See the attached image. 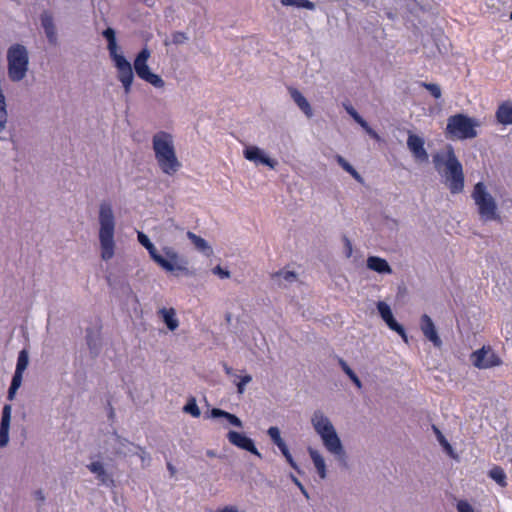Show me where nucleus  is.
<instances>
[{"instance_id": "nucleus-1", "label": "nucleus", "mask_w": 512, "mask_h": 512, "mask_svg": "<svg viewBox=\"0 0 512 512\" xmlns=\"http://www.w3.org/2000/svg\"><path fill=\"white\" fill-rule=\"evenodd\" d=\"M137 238L139 243L147 249L151 259L162 269L167 272L174 273L175 275H178V272L184 274L189 273L187 268V260L181 257L174 248L164 247V257L158 253L154 244L150 241L146 234L143 232H138Z\"/></svg>"}, {"instance_id": "nucleus-2", "label": "nucleus", "mask_w": 512, "mask_h": 512, "mask_svg": "<svg viewBox=\"0 0 512 512\" xmlns=\"http://www.w3.org/2000/svg\"><path fill=\"white\" fill-rule=\"evenodd\" d=\"M155 158L161 171L167 175L175 174L181 167L173 144V137L165 131L157 132L152 139Z\"/></svg>"}, {"instance_id": "nucleus-3", "label": "nucleus", "mask_w": 512, "mask_h": 512, "mask_svg": "<svg viewBox=\"0 0 512 512\" xmlns=\"http://www.w3.org/2000/svg\"><path fill=\"white\" fill-rule=\"evenodd\" d=\"M99 241L101 247V258L108 261L115 253L114 231L115 219L112 207L109 203L103 202L99 209Z\"/></svg>"}, {"instance_id": "nucleus-4", "label": "nucleus", "mask_w": 512, "mask_h": 512, "mask_svg": "<svg viewBox=\"0 0 512 512\" xmlns=\"http://www.w3.org/2000/svg\"><path fill=\"white\" fill-rule=\"evenodd\" d=\"M312 424L316 432L321 436L323 444L328 451L335 455L344 453L341 441L332 423L321 411L314 412Z\"/></svg>"}, {"instance_id": "nucleus-5", "label": "nucleus", "mask_w": 512, "mask_h": 512, "mask_svg": "<svg viewBox=\"0 0 512 512\" xmlns=\"http://www.w3.org/2000/svg\"><path fill=\"white\" fill-rule=\"evenodd\" d=\"M8 76L11 81H21L27 73L29 57L25 46L12 45L7 51Z\"/></svg>"}, {"instance_id": "nucleus-6", "label": "nucleus", "mask_w": 512, "mask_h": 512, "mask_svg": "<svg viewBox=\"0 0 512 512\" xmlns=\"http://www.w3.org/2000/svg\"><path fill=\"white\" fill-rule=\"evenodd\" d=\"M475 120L465 114L458 113L447 119L446 134L452 139H472L477 136Z\"/></svg>"}, {"instance_id": "nucleus-7", "label": "nucleus", "mask_w": 512, "mask_h": 512, "mask_svg": "<svg viewBox=\"0 0 512 512\" xmlns=\"http://www.w3.org/2000/svg\"><path fill=\"white\" fill-rule=\"evenodd\" d=\"M472 198L478 207V212L484 221L499 220L497 205L494 198L487 192L483 182L475 184Z\"/></svg>"}, {"instance_id": "nucleus-8", "label": "nucleus", "mask_w": 512, "mask_h": 512, "mask_svg": "<svg viewBox=\"0 0 512 512\" xmlns=\"http://www.w3.org/2000/svg\"><path fill=\"white\" fill-rule=\"evenodd\" d=\"M446 166L447 185L452 194H458L463 191L464 188V174L463 167L460 161L457 159L454 149L449 146L447 149L446 160L444 161Z\"/></svg>"}, {"instance_id": "nucleus-9", "label": "nucleus", "mask_w": 512, "mask_h": 512, "mask_svg": "<svg viewBox=\"0 0 512 512\" xmlns=\"http://www.w3.org/2000/svg\"><path fill=\"white\" fill-rule=\"evenodd\" d=\"M150 52L147 48L142 49L134 60V69L139 78L148 82L156 88H162L165 85L164 80L157 74L152 73L149 69L147 61Z\"/></svg>"}, {"instance_id": "nucleus-10", "label": "nucleus", "mask_w": 512, "mask_h": 512, "mask_svg": "<svg viewBox=\"0 0 512 512\" xmlns=\"http://www.w3.org/2000/svg\"><path fill=\"white\" fill-rule=\"evenodd\" d=\"M473 365L478 369H488L501 365L500 357L492 350L490 346H483L474 351L471 355Z\"/></svg>"}, {"instance_id": "nucleus-11", "label": "nucleus", "mask_w": 512, "mask_h": 512, "mask_svg": "<svg viewBox=\"0 0 512 512\" xmlns=\"http://www.w3.org/2000/svg\"><path fill=\"white\" fill-rule=\"evenodd\" d=\"M112 59L114 60L116 68L118 69V79L123 84L125 93L128 94L130 93L131 85L134 79L132 66L123 55H119Z\"/></svg>"}, {"instance_id": "nucleus-12", "label": "nucleus", "mask_w": 512, "mask_h": 512, "mask_svg": "<svg viewBox=\"0 0 512 512\" xmlns=\"http://www.w3.org/2000/svg\"><path fill=\"white\" fill-rule=\"evenodd\" d=\"M377 309H378L380 316L385 321V323L388 325V327L391 330L397 332L405 341H407L405 329L393 317L390 306L388 304H386L385 302L380 301L377 304Z\"/></svg>"}, {"instance_id": "nucleus-13", "label": "nucleus", "mask_w": 512, "mask_h": 512, "mask_svg": "<svg viewBox=\"0 0 512 512\" xmlns=\"http://www.w3.org/2000/svg\"><path fill=\"white\" fill-rule=\"evenodd\" d=\"M227 439L232 445L246 450L258 457H261V454L256 448L253 440L246 435L237 431H229L227 434Z\"/></svg>"}, {"instance_id": "nucleus-14", "label": "nucleus", "mask_w": 512, "mask_h": 512, "mask_svg": "<svg viewBox=\"0 0 512 512\" xmlns=\"http://www.w3.org/2000/svg\"><path fill=\"white\" fill-rule=\"evenodd\" d=\"M407 146L415 159L421 162L428 161L429 156L426 149L424 148V140L421 137L415 134H409L407 139Z\"/></svg>"}, {"instance_id": "nucleus-15", "label": "nucleus", "mask_w": 512, "mask_h": 512, "mask_svg": "<svg viewBox=\"0 0 512 512\" xmlns=\"http://www.w3.org/2000/svg\"><path fill=\"white\" fill-rule=\"evenodd\" d=\"M420 327L424 336L433 343L435 347H441L442 341L437 333L435 325L427 314H423L420 320Z\"/></svg>"}, {"instance_id": "nucleus-16", "label": "nucleus", "mask_w": 512, "mask_h": 512, "mask_svg": "<svg viewBox=\"0 0 512 512\" xmlns=\"http://www.w3.org/2000/svg\"><path fill=\"white\" fill-rule=\"evenodd\" d=\"M244 156L247 160L261 163L274 169L277 162L262 153V151L255 146L248 147L244 150Z\"/></svg>"}, {"instance_id": "nucleus-17", "label": "nucleus", "mask_w": 512, "mask_h": 512, "mask_svg": "<svg viewBox=\"0 0 512 512\" xmlns=\"http://www.w3.org/2000/svg\"><path fill=\"white\" fill-rule=\"evenodd\" d=\"M11 420V406L9 404L4 405L2 410V418L0 424V447L7 445L9 441V427Z\"/></svg>"}, {"instance_id": "nucleus-18", "label": "nucleus", "mask_w": 512, "mask_h": 512, "mask_svg": "<svg viewBox=\"0 0 512 512\" xmlns=\"http://www.w3.org/2000/svg\"><path fill=\"white\" fill-rule=\"evenodd\" d=\"M41 24L50 44H57L56 28L53 22V17L50 13L44 12L41 15Z\"/></svg>"}, {"instance_id": "nucleus-19", "label": "nucleus", "mask_w": 512, "mask_h": 512, "mask_svg": "<svg viewBox=\"0 0 512 512\" xmlns=\"http://www.w3.org/2000/svg\"><path fill=\"white\" fill-rule=\"evenodd\" d=\"M495 117L498 123L502 125H511L512 124V102L504 101L502 102L495 113Z\"/></svg>"}, {"instance_id": "nucleus-20", "label": "nucleus", "mask_w": 512, "mask_h": 512, "mask_svg": "<svg viewBox=\"0 0 512 512\" xmlns=\"http://www.w3.org/2000/svg\"><path fill=\"white\" fill-rule=\"evenodd\" d=\"M87 467L92 473L96 474L97 479L102 484L114 486V480L107 474L101 462H92Z\"/></svg>"}, {"instance_id": "nucleus-21", "label": "nucleus", "mask_w": 512, "mask_h": 512, "mask_svg": "<svg viewBox=\"0 0 512 512\" xmlns=\"http://www.w3.org/2000/svg\"><path fill=\"white\" fill-rule=\"evenodd\" d=\"M290 95L294 102L297 104V106L302 110V112L307 117H312L313 111L312 108L307 101V99L302 95L300 91H298L296 88H289Z\"/></svg>"}, {"instance_id": "nucleus-22", "label": "nucleus", "mask_w": 512, "mask_h": 512, "mask_svg": "<svg viewBox=\"0 0 512 512\" xmlns=\"http://www.w3.org/2000/svg\"><path fill=\"white\" fill-rule=\"evenodd\" d=\"M367 267L370 270H373L378 273H392V269L389 266L388 262L380 257L377 256H370L367 259Z\"/></svg>"}, {"instance_id": "nucleus-23", "label": "nucleus", "mask_w": 512, "mask_h": 512, "mask_svg": "<svg viewBox=\"0 0 512 512\" xmlns=\"http://www.w3.org/2000/svg\"><path fill=\"white\" fill-rule=\"evenodd\" d=\"M488 476L502 488H505L508 485L506 473L504 469L498 465H494L489 470Z\"/></svg>"}, {"instance_id": "nucleus-24", "label": "nucleus", "mask_w": 512, "mask_h": 512, "mask_svg": "<svg viewBox=\"0 0 512 512\" xmlns=\"http://www.w3.org/2000/svg\"><path fill=\"white\" fill-rule=\"evenodd\" d=\"M159 312L162 315L163 321L165 322L169 330L174 331L178 328L179 322L176 318V313L173 308H163Z\"/></svg>"}, {"instance_id": "nucleus-25", "label": "nucleus", "mask_w": 512, "mask_h": 512, "mask_svg": "<svg viewBox=\"0 0 512 512\" xmlns=\"http://www.w3.org/2000/svg\"><path fill=\"white\" fill-rule=\"evenodd\" d=\"M347 112L351 117L362 127L365 131L373 138H378V134L368 125V123L358 114V112L352 107H346Z\"/></svg>"}, {"instance_id": "nucleus-26", "label": "nucleus", "mask_w": 512, "mask_h": 512, "mask_svg": "<svg viewBox=\"0 0 512 512\" xmlns=\"http://www.w3.org/2000/svg\"><path fill=\"white\" fill-rule=\"evenodd\" d=\"M309 454L319 476L324 479L326 477V465L324 458L316 450L313 449H309Z\"/></svg>"}, {"instance_id": "nucleus-27", "label": "nucleus", "mask_w": 512, "mask_h": 512, "mask_svg": "<svg viewBox=\"0 0 512 512\" xmlns=\"http://www.w3.org/2000/svg\"><path fill=\"white\" fill-rule=\"evenodd\" d=\"M103 36L106 38L108 42V50L110 52V56L112 58L119 56L120 54L117 53L115 31L112 28H107L103 31Z\"/></svg>"}, {"instance_id": "nucleus-28", "label": "nucleus", "mask_w": 512, "mask_h": 512, "mask_svg": "<svg viewBox=\"0 0 512 512\" xmlns=\"http://www.w3.org/2000/svg\"><path fill=\"white\" fill-rule=\"evenodd\" d=\"M211 415L215 418L217 417H224L228 420V422L236 427H242L241 420L235 416L234 414H231L229 412H226L224 410H221L219 408H213L211 411Z\"/></svg>"}, {"instance_id": "nucleus-29", "label": "nucleus", "mask_w": 512, "mask_h": 512, "mask_svg": "<svg viewBox=\"0 0 512 512\" xmlns=\"http://www.w3.org/2000/svg\"><path fill=\"white\" fill-rule=\"evenodd\" d=\"M338 363H339L340 367L342 368V370L344 371V373L352 380V382L358 388H361L362 387V383H361L360 379L355 374V372L348 366L346 361L339 357L338 358Z\"/></svg>"}, {"instance_id": "nucleus-30", "label": "nucleus", "mask_w": 512, "mask_h": 512, "mask_svg": "<svg viewBox=\"0 0 512 512\" xmlns=\"http://www.w3.org/2000/svg\"><path fill=\"white\" fill-rule=\"evenodd\" d=\"M283 6H294L297 8H305L308 10H314L315 4L310 0H280Z\"/></svg>"}, {"instance_id": "nucleus-31", "label": "nucleus", "mask_w": 512, "mask_h": 512, "mask_svg": "<svg viewBox=\"0 0 512 512\" xmlns=\"http://www.w3.org/2000/svg\"><path fill=\"white\" fill-rule=\"evenodd\" d=\"M267 434L269 435L272 442L279 448V450L287 446L280 435V430L278 429V427H270L267 431Z\"/></svg>"}, {"instance_id": "nucleus-32", "label": "nucleus", "mask_w": 512, "mask_h": 512, "mask_svg": "<svg viewBox=\"0 0 512 512\" xmlns=\"http://www.w3.org/2000/svg\"><path fill=\"white\" fill-rule=\"evenodd\" d=\"M22 374L23 372H19L15 370V373L13 375L11 385L8 390V398L12 399L17 391V389L20 387L22 383Z\"/></svg>"}, {"instance_id": "nucleus-33", "label": "nucleus", "mask_w": 512, "mask_h": 512, "mask_svg": "<svg viewBox=\"0 0 512 512\" xmlns=\"http://www.w3.org/2000/svg\"><path fill=\"white\" fill-rule=\"evenodd\" d=\"M187 237L192 241V243L195 245V247L199 250H205L209 248L207 242L202 237L196 235L195 233L188 231Z\"/></svg>"}, {"instance_id": "nucleus-34", "label": "nucleus", "mask_w": 512, "mask_h": 512, "mask_svg": "<svg viewBox=\"0 0 512 512\" xmlns=\"http://www.w3.org/2000/svg\"><path fill=\"white\" fill-rule=\"evenodd\" d=\"M419 85L427 89L435 99L441 98L442 92L439 85L427 82H419Z\"/></svg>"}, {"instance_id": "nucleus-35", "label": "nucleus", "mask_w": 512, "mask_h": 512, "mask_svg": "<svg viewBox=\"0 0 512 512\" xmlns=\"http://www.w3.org/2000/svg\"><path fill=\"white\" fill-rule=\"evenodd\" d=\"M28 353L25 350L20 351L16 364V371L24 372L28 366Z\"/></svg>"}, {"instance_id": "nucleus-36", "label": "nucleus", "mask_w": 512, "mask_h": 512, "mask_svg": "<svg viewBox=\"0 0 512 512\" xmlns=\"http://www.w3.org/2000/svg\"><path fill=\"white\" fill-rule=\"evenodd\" d=\"M183 410L186 413L191 414L193 417H199L201 414L200 409H199L198 405L196 404V401L194 398H191L187 402V404L184 406Z\"/></svg>"}, {"instance_id": "nucleus-37", "label": "nucleus", "mask_w": 512, "mask_h": 512, "mask_svg": "<svg viewBox=\"0 0 512 512\" xmlns=\"http://www.w3.org/2000/svg\"><path fill=\"white\" fill-rule=\"evenodd\" d=\"M280 451H281L282 455L285 457L286 461L289 463V465L293 469L299 471L298 466H297L296 462L294 461L288 447L285 446L284 448L280 449Z\"/></svg>"}, {"instance_id": "nucleus-38", "label": "nucleus", "mask_w": 512, "mask_h": 512, "mask_svg": "<svg viewBox=\"0 0 512 512\" xmlns=\"http://www.w3.org/2000/svg\"><path fill=\"white\" fill-rule=\"evenodd\" d=\"M274 277H283L287 282H292L296 279V274L292 271H279L273 275Z\"/></svg>"}, {"instance_id": "nucleus-39", "label": "nucleus", "mask_w": 512, "mask_h": 512, "mask_svg": "<svg viewBox=\"0 0 512 512\" xmlns=\"http://www.w3.org/2000/svg\"><path fill=\"white\" fill-rule=\"evenodd\" d=\"M252 380L250 375H245L240 378V381L237 383V392L242 394L245 390V386Z\"/></svg>"}, {"instance_id": "nucleus-40", "label": "nucleus", "mask_w": 512, "mask_h": 512, "mask_svg": "<svg viewBox=\"0 0 512 512\" xmlns=\"http://www.w3.org/2000/svg\"><path fill=\"white\" fill-rule=\"evenodd\" d=\"M434 430L438 436V440L439 442L442 444V446L448 451V452H452V447L451 445L448 443V441L445 439V437L442 435V433L440 432V430L438 428H436L434 426Z\"/></svg>"}, {"instance_id": "nucleus-41", "label": "nucleus", "mask_w": 512, "mask_h": 512, "mask_svg": "<svg viewBox=\"0 0 512 512\" xmlns=\"http://www.w3.org/2000/svg\"><path fill=\"white\" fill-rule=\"evenodd\" d=\"M337 163L348 173L354 168L350 163H348L342 156H336Z\"/></svg>"}, {"instance_id": "nucleus-42", "label": "nucleus", "mask_w": 512, "mask_h": 512, "mask_svg": "<svg viewBox=\"0 0 512 512\" xmlns=\"http://www.w3.org/2000/svg\"><path fill=\"white\" fill-rule=\"evenodd\" d=\"M458 512H474L472 506L467 501H459L457 504Z\"/></svg>"}, {"instance_id": "nucleus-43", "label": "nucleus", "mask_w": 512, "mask_h": 512, "mask_svg": "<svg viewBox=\"0 0 512 512\" xmlns=\"http://www.w3.org/2000/svg\"><path fill=\"white\" fill-rule=\"evenodd\" d=\"M291 480L292 482L300 489L301 493L309 499V494L306 490V488L303 486V484L299 481L297 477H295L293 474H291Z\"/></svg>"}, {"instance_id": "nucleus-44", "label": "nucleus", "mask_w": 512, "mask_h": 512, "mask_svg": "<svg viewBox=\"0 0 512 512\" xmlns=\"http://www.w3.org/2000/svg\"><path fill=\"white\" fill-rule=\"evenodd\" d=\"M343 242L345 245V255L347 258H349L352 255V243L349 240V238L345 235L343 236Z\"/></svg>"}, {"instance_id": "nucleus-45", "label": "nucleus", "mask_w": 512, "mask_h": 512, "mask_svg": "<svg viewBox=\"0 0 512 512\" xmlns=\"http://www.w3.org/2000/svg\"><path fill=\"white\" fill-rule=\"evenodd\" d=\"M213 273L218 275L220 278H228L230 276V272L228 270H224L219 265L213 269Z\"/></svg>"}, {"instance_id": "nucleus-46", "label": "nucleus", "mask_w": 512, "mask_h": 512, "mask_svg": "<svg viewBox=\"0 0 512 512\" xmlns=\"http://www.w3.org/2000/svg\"><path fill=\"white\" fill-rule=\"evenodd\" d=\"M433 162H434V164H435V167H436L437 169H439V168H440V165L443 163L442 156H441L440 154H436V155H434V157H433Z\"/></svg>"}, {"instance_id": "nucleus-47", "label": "nucleus", "mask_w": 512, "mask_h": 512, "mask_svg": "<svg viewBox=\"0 0 512 512\" xmlns=\"http://www.w3.org/2000/svg\"><path fill=\"white\" fill-rule=\"evenodd\" d=\"M358 182H363L361 175L353 168L349 173Z\"/></svg>"}, {"instance_id": "nucleus-48", "label": "nucleus", "mask_w": 512, "mask_h": 512, "mask_svg": "<svg viewBox=\"0 0 512 512\" xmlns=\"http://www.w3.org/2000/svg\"><path fill=\"white\" fill-rule=\"evenodd\" d=\"M34 495H35V498L40 502H43L45 500L44 494L41 490L35 491Z\"/></svg>"}, {"instance_id": "nucleus-49", "label": "nucleus", "mask_w": 512, "mask_h": 512, "mask_svg": "<svg viewBox=\"0 0 512 512\" xmlns=\"http://www.w3.org/2000/svg\"><path fill=\"white\" fill-rule=\"evenodd\" d=\"M183 38H185L183 33H176L173 36V40H174L175 43H180Z\"/></svg>"}, {"instance_id": "nucleus-50", "label": "nucleus", "mask_w": 512, "mask_h": 512, "mask_svg": "<svg viewBox=\"0 0 512 512\" xmlns=\"http://www.w3.org/2000/svg\"><path fill=\"white\" fill-rule=\"evenodd\" d=\"M218 512H238L236 507L234 506H225L223 509L219 510Z\"/></svg>"}, {"instance_id": "nucleus-51", "label": "nucleus", "mask_w": 512, "mask_h": 512, "mask_svg": "<svg viewBox=\"0 0 512 512\" xmlns=\"http://www.w3.org/2000/svg\"><path fill=\"white\" fill-rule=\"evenodd\" d=\"M167 468L168 470L171 472V474H174L175 473V469L173 467V465L171 463H168L167 464Z\"/></svg>"}, {"instance_id": "nucleus-52", "label": "nucleus", "mask_w": 512, "mask_h": 512, "mask_svg": "<svg viewBox=\"0 0 512 512\" xmlns=\"http://www.w3.org/2000/svg\"><path fill=\"white\" fill-rule=\"evenodd\" d=\"M225 372H226V374L230 375L232 373V368L225 366Z\"/></svg>"}, {"instance_id": "nucleus-53", "label": "nucleus", "mask_w": 512, "mask_h": 512, "mask_svg": "<svg viewBox=\"0 0 512 512\" xmlns=\"http://www.w3.org/2000/svg\"><path fill=\"white\" fill-rule=\"evenodd\" d=\"M87 343H88V345H89L90 349H92V348H93V347H92V341H91V339H90V337H89V336H87Z\"/></svg>"}, {"instance_id": "nucleus-54", "label": "nucleus", "mask_w": 512, "mask_h": 512, "mask_svg": "<svg viewBox=\"0 0 512 512\" xmlns=\"http://www.w3.org/2000/svg\"><path fill=\"white\" fill-rule=\"evenodd\" d=\"M113 415H114V411H113V409L111 408V409H110V417H112Z\"/></svg>"}, {"instance_id": "nucleus-55", "label": "nucleus", "mask_w": 512, "mask_h": 512, "mask_svg": "<svg viewBox=\"0 0 512 512\" xmlns=\"http://www.w3.org/2000/svg\"><path fill=\"white\" fill-rule=\"evenodd\" d=\"M510 18L512 19V11H511V14H510Z\"/></svg>"}]
</instances>
